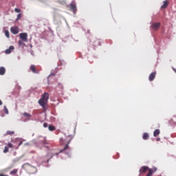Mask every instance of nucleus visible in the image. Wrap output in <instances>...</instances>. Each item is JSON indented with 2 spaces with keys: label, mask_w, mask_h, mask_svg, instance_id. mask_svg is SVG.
Wrapping results in <instances>:
<instances>
[{
  "label": "nucleus",
  "mask_w": 176,
  "mask_h": 176,
  "mask_svg": "<svg viewBox=\"0 0 176 176\" xmlns=\"http://www.w3.org/2000/svg\"><path fill=\"white\" fill-rule=\"evenodd\" d=\"M168 2L167 0L164 1L163 3V5L161 6V9H166L168 6Z\"/></svg>",
  "instance_id": "obj_12"
},
{
  "label": "nucleus",
  "mask_w": 176,
  "mask_h": 176,
  "mask_svg": "<svg viewBox=\"0 0 176 176\" xmlns=\"http://www.w3.org/2000/svg\"><path fill=\"white\" fill-rule=\"evenodd\" d=\"M142 138H143V140H148V139H149V133H144L143 134Z\"/></svg>",
  "instance_id": "obj_17"
},
{
  "label": "nucleus",
  "mask_w": 176,
  "mask_h": 176,
  "mask_svg": "<svg viewBox=\"0 0 176 176\" xmlns=\"http://www.w3.org/2000/svg\"><path fill=\"white\" fill-rule=\"evenodd\" d=\"M12 168H13V166H9V167L6 168V169H4V171H9V170H12Z\"/></svg>",
  "instance_id": "obj_22"
},
{
  "label": "nucleus",
  "mask_w": 176,
  "mask_h": 176,
  "mask_svg": "<svg viewBox=\"0 0 176 176\" xmlns=\"http://www.w3.org/2000/svg\"><path fill=\"white\" fill-rule=\"evenodd\" d=\"M48 130L50 131H56V126L50 124V125L48 126Z\"/></svg>",
  "instance_id": "obj_15"
},
{
  "label": "nucleus",
  "mask_w": 176,
  "mask_h": 176,
  "mask_svg": "<svg viewBox=\"0 0 176 176\" xmlns=\"http://www.w3.org/2000/svg\"><path fill=\"white\" fill-rule=\"evenodd\" d=\"M60 141V144H64V140L63 138H61Z\"/></svg>",
  "instance_id": "obj_30"
},
{
  "label": "nucleus",
  "mask_w": 176,
  "mask_h": 176,
  "mask_svg": "<svg viewBox=\"0 0 176 176\" xmlns=\"http://www.w3.org/2000/svg\"><path fill=\"white\" fill-rule=\"evenodd\" d=\"M21 145H23V141H21L19 144H18V147L21 146Z\"/></svg>",
  "instance_id": "obj_28"
},
{
  "label": "nucleus",
  "mask_w": 176,
  "mask_h": 176,
  "mask_svg": "<svg viewBox=\"0 0 176 176\" xmlns=\"http://www.w3.org/2000/svg\"><path fill=\"white\" fill-rule=\"evenodd\" d=\"M23 116H24L25 118H31V115L27 112L23 113Z\"/></svg>",
  "instance_id": "obj_20"
},
{
  "label": "nucleus",
  "mask_w": 176,
  "mask_h": 176,
  "mask_svg": "<svg viewBox=\"0 0 176 176\" xmlns=\"http://www.w3.org/2000/svg\"><path fill=\"white\" fill-rule=\"evenodd\" d=\"M21 19V14H19L17 15V18H16V21H19V20H20Z\"/></svg>",
  "instance_id": "obj_23"
},
{
  "label": "nucleus",
  "mask_w": 176,
  "mask_h": 176,
  "mask_svg": "<svg viewBox=\"0 0 176 176\" xmlns=\"http://www.w3.org/2000/svg\"><path fill=\"white\" fill-rule=\"evenodd\" d=\"M3 111L6 115H9V110L8 109V107H6V106L3 107Z\"/></svg>",
  "instance_id": "obj_19"
},
{
  "label": "nucleus",
  "mask_w": 176,
  "mask_h": 176,
  "mask_svg": "<svg viewBox=\"0 0 176 176\" xmlns=\"http://www.w3.org/2000/svg\"><path fill=\"white\" fill-rule=\"evenodd\" d=\"M173 70L175 71V74H176V69H173Z\"/></svg>",
  "instance_id": "obj_34"
},
{
  "label": "nucleus",
  "mask_w": 176,
  "mask_h": 176,
  "mask_svg": "<svg viewBox=\"0 0 176 176\" xmlns=\"http://www.w3.org/2000/svg\"><path fill=\"white\" fill-rule=\"evenodd\" d=\"M71 140L68 142V143L66 144V146L63 148L62 150L60 151L59 153H62V152H64V151H68L69 149V146L68 145Z\"/></svg>",
  "instance_id": "obj_11"
},
{
  "label": "nucleus",
  "mask_w": 176,
  "mask_h": 176,
  "mask_svg": "<svg viewBox=\"0 0 176 176\" xmlns=\"http://www.w3.org/2000/svg\"><path fill=\"white\" fill-rule=\"evenodd\" d=\"M30 69L33 72V74H38V72H36V66H35V65H32Z\"/></svg>",
  "instance_id": "obj_9"
},
{
  "label": "nucleus",
  "mask_w": 176,
  "mask_h": 176,
  "mask_svg": "<svg viewBox=\"0 0 176 176\" xmlns=\"http://www.w3.org/2000/svg\"><path fill=\"white\" fill-rule=\"evenodd\" d=\"M23 41H19V45H20L21 46L23 45Z\"/></svg>",
  "instance_id": "obj_27"
},
{
  "label": "nucleus",
  "mask_w": 176,
  "mask_h": 176,
  "mask_svg": "<svg viewBox=\"0 0 176 176\" xmlns=\"http://www.w3.org/2000/svg\"><path fill=\"white\" fill-rule=\"evenodd\" d=\"M0 176H9V175H5V174H3V173H1V174H0Z\"/></svg>",
  "instance_id": "obj_31"
},
{
  "label": "nucleus",
  "mask_w": 176,
  "mask_h": 176,
  "mask_svg": "<svg viewBox=\"0 0 176 176\" xmlns=\"http://www.w3.org/2000/svg\"><path fill=\"white\" fill-rule=\"evenodd\" d=\"M43 127H45V128L47 127V123L45 122L43 124Z\"/></svg>",
  "instance_id": "obj_29"
},
{
  "label": "nucleus",
  "mask_w": 176,
  "mask_h": 176,
  "mask_svg": "<svg viewBox=\"0 0 176 176\" xmlns=\"http://www.w3.org/2000/svg\"><path fill=\"white\" fill-rule=\"evenodd\" d=\"M148 170H149V167L148 166H142L140 169V173H146V171H148Z\"/></svg>",
  "instance_id": "obj_10"
},
{
  "label": "nucleus",
  "mask_w": 176,
  "mask_h": 176,
  "mask_svg": "<svg viewBox=\"0 0 176 176\" xmlns=\"http://www.w3.org/2000/svg\"><path fill=\"white\" fill-rule=\"evenodd\" d=\"M49 100V94L45 92L41 98L38 100V104L43 108H45L46 104H47V101Z\"/></svg>",
  "instance_id": "obj_1"
},
{
  "label": "nucleus",
  "mask_w": 176,
  "mask_h": 176,
  "mask_svg": "<svg viewBox=\"0 0 176 176\" xmlns=\"http://www.w3.org/2000/svg\"><path fill=\"white\" fill-rule=\"evenodd\" d=\"M59 86H61V84L58 83Z\"/></svg>",
  "instance_id": "obj_35"
},
{
  "label": "nucleus",
  "mask_w": 176,
  "mask_h": 176,
  "mask_svg": "<svg viewBox=\"0 0 176 176\" xmlns=\"http://www.w3.org/2000/svg\"><path fill=\"white\" fill-rule=\"evenodd\" d=\"M70 10L74 12V14H76V4L74 3H72L70 4Z\"/></svg>",
  "instance_id": "obj_5"
},
{
  "label": "nucleus",
  "mask_w": 176,
  "mask_h": 176,
  "mask_svg": "<svg viewBox=\"0 0 176 176\" xmlns=\"http://www.w3.org/2000/svg\"><path fill=\"white\" fill-rule=\"evenodd\" d=\"M12 50H14V47L13 45L10 46L9 49L5 50L6 54H10Z\"/></svg>",
  "instance_id": "obj_8"
},
{
  "label": "nucleus",
  "mask_w": 176,
  "mask_h": 176,
  "mask_svg": "<svg viewBox=\"0 0 176 176\" xmlns=\"http://www.w3.org/2000/svg\"><path fill=\"white\" fill-rule=\"evenodd\" d=\"M5 35L7 38H9L10 35H9V31L6 30L5 31Z\"/></svg>",
  "instance_id": "obj_24"
},
{
  "label": "nucleus",
  "mask_w": 176,
  "mask_h": 176,
  "mask_svg": "<svg viewBox=\"0 0 176 176\" xmlns=\"http://www.w3.org/2000/svg\"><path fill=\"white\" fill-rule=\"evenodd\" d=\"M19 36L23 42H28V34L27 33H21Z\"/></svg>",
  "instance_id": "obj_3"
},
{
  "label": "nucleus",
  "mask_w": 176,
  "mask_h": 176,
  "mask_svg": "<svg viewBox=\"0 0 176 176\" xmlns=\"http://www.w3.org/2000/svg\"><path fill=\"white\" fill-rule=\"evenodd\" d=\"M2 100H0V105H2Z\"/></svg>",
  "instance_id": "obj_33"
},
{
  "label": "nucleus",
  "mask_w": 176,
  "mask_h": 176,
  "mask_svg": "<svg viewBox=\"0 0 176 176\" xmlns=\"http://www.w3.org/2000/svg\"><path fill=\"white\" fill-rule=\"evenodd\" d=\"M14 12H16V13H20V9H19V8H15L14 9Z\"/></svg>",
  "instance_id": "obj_25"
},
{
  "label": "nucleus",
  "mask_w": 176,
  "mask_h": 176,
  "mask_svg": "<svg viewBox=\"0 0 176 176\" xmlns=\"http://www.w3.org/2000/svg\"><path fill=\"white\" fill-rule=\"evenodd\" d=\"M26 170L28 174H35V173H36V167L33 166L32 165L28 164Z\"/></svg>",
  "instance_id": "obj_2"
},
{
  "label": "nucleus",
  "mask_w": 176,
  "mask_h": 176,
  "mask_svg": "<svg viewBox=\"0 0 176 176\" xmlns=\"http://www.w3.org/2000/svg\"><path fill=\"white\" fill-rule=\"evenodd\" d=\"M14 135V131H7L6 133L4 134L5 137H6V135Z\"/></svg>",
  "instance_id": "obj_13"
},
{
  "label": "nucleus",
  "mask_w": 176,
  "mask_h": 176,
  "mask_svg": "<svg viewBox=\"0 0 176 176\" xmlns=\"http://www.w3.org/2000/svg\"><path fill=\"white\" fill-rule=\"evenodd\" d=\"M155 78H156V72H153L149 75L148 80H150V82H152L153 80H154Z\"/></svg>",
  "instance_id": "obj_7"
},
{
  "label": "nucleus",
  "mask_w": 176,
  "mask_h": 176,
  "mask_svg": "<svg viewBox=\"0 0 176 176\" xmlns=\"http://www.w3.org/2000/svg\"><path fill=\"white\" fill-rule=\"evenodd\" d=\"M8 152H9V147L6 146L3 150V153H8Z\"/></svg>",
  "instance_id": "obj_21"
},
{
  "label": "nucleus",
  "mask_w": 176,
  "mask_h": 176,
  "mask_svg": "<svg viewBox=\"0 0 176 176\" xmlns=\"http://www.w3.org/2000/svg\"><path fill=\"white\" fill-rule=\"evenodd\" d=\"M5 72H6V69L3 67H0V75H5Z\"/></svg>",
  "instance_id": "obj_14"
},
{
  "label": "nucleus",
  "mask_w": 176,
  "mask_h": 176,
  "mask_svg": "<svg viewBox=\"0 0 176 176\" xmlns=\"http://www.w3.org/2000/svg\"><path fill=\"white\" fill-rule=\"evenodd\" d=\"M156 141H160V138H157L156 139Z\"/></svg>",
  "instance_id": "obj_32"
},
{
  "label": "nucleus",
  "mask_w": 176,
  "mask_h": 176,
  "mask_svg": "<svg viewBox=\"0 0 176 176\" xmlns=\"http://www.w3.org/2000/svg\"><path fill=\"white\" fill-rule=\"evenodd\" d=\"M160 134V129H155L153 132L154 137H157Z\"/></svg>",
  "instance_id": "obj_16"
},
{
  "label": "nucleus",
  "mask_w": 176,
  "mask_h": 176,
  "mask_svg": "<svg viewBox=\"0 0 176 176\" xmlns=\"http://www.w3.org/2000/svg\"><path fill=\"white\" fill-rule=\"evenodd\" d=\"M151 30L153 31H157L160 28V23H154L151 25Z\"/></svg>",
  "instance_id": "obj_4"
},
{
  "label": "nucleus",
  "mask_w": 176,
  "mask_h": 176,
  "mask_svg": "<svg viewBox=\"0 0 176 176\" xmlns=\"http://www.w3.org/2000/svg\"><path fill=\"white\" fill-rule=\"evenodd\" d=\"M10 31L12 34H14V35H17V33L19 32V28L18 27H12L10 28Z\"/></svg>",
  "instance_id": "obj_6"
},
{
  "label": "nucleus",
  "mask_w": 176,
  "mask_h": 176,
  "mask_svg": "<svg viewBox=\"0 0 176 176\" xmlns=\"http://www.w3.org/2000/svg\"><path fill=\"white\" fill-rule=\"evenodd\" d=\"M19 172V169H14L13 170H12L10 174V175H16V173Z\"/></svg>",
  "instance_id": "obj_18"
},
{
  "label": "nucleus",
  "mask_w": 176,
  "mask_h": 176,
  "mask_svg": "<svg viewBox=\"0 0 176 176\" xmlns=\"http://www.w3.org/2000/svg\"><path fill=\"white\" fill-rule=\"evenodd\" d=\"M8 148H13V144L12 143H8Z\"/></svg>",
  "instance_id": "obj_26"
}]
</instances>
